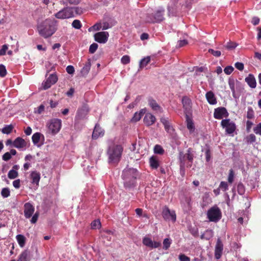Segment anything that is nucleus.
<instances>
[{"instance_id":"obj_1","label":"nucleus","mask_w":261,"mask_h":261,"mask_svg":"<svg viewBox=\"0 0 261 261\" xmlns=\"http://www.w3.org/2000/svg\"><path fill=\"white\" fill-rule=\"evenodd\" d=\"M37 30L40 35L44 38H47L57 31L56 21L47 19L37 25Z\"/></svg>"},{"instance_id":"obj_2","label":"nucleus","mask_w":261,"mask_h":261,"mask_svg":"<svg viewBox=\"0 0 261 261\" xmlns=\"http://www.w3.org/2000/svg\"><path fill=\"white\" fill-rule=\"evenodd\" d=\"M123 150V147L121 145L115 144L112 141L111 142L107 151L109 163H118L120 160Z\"/></svg>"},{"instance_id":"obj_3","label":"nucleus","mask_w":261,"mask_h":261,"mask_svg":"<svg viewBox=\"0 0 261 261\" xmlns=\"http://www.w3.org/2000/svg\"><path fill=\"white\" fill-rule=\"evenodd\" d=\"M122 176L124 187L126 188H130L135 185L138 171L134 168H126L123 171Z\"/></svg>"},{"instance_id":"obj_4","label":"nucleus","mask_w":261,"mask_h":261,"mask_svg":"<svg viewBox=\"0 0 261 261\" xmlns=\"http://www.w3.org/2000/svg\"><path fill=\"white\" fill-rule=\"evenodd\" d=\"M194 157V153L191 148H188L187 152L184 153L180 152L179 154L180 171H184L185 166L188 168L191 167Z\"/></svg>"},{"instance_id":"obj_5","label":"nucleus","mask_w":261,"mask_h":261,"mask_svg":"<svg viewBox=\"0 0 261 261\" xmlns=\"http://www.w3.org/2000/svg\"><path fill=\"white\" fill-rule=\"evenodd\" d=\"M164 9L161 8L154 14H148L146 18V21L149 23L160 22L164 19Z\"/></svg>"},{"instance_id":"obj_6","label":"nucleus","mask_w":261,"mask_h":261,"mask_svg":"<svg viewBox=\"0 0 261 261\" xmlns=\"http://www.w3.org/2000/svg\"><path fill=\"white\" fill-rule=\"evenodd\" d=\"M207 218L210 221L217 222L221 218V212L217 206H214L208 210Z\"/></svg>"},{"instance_id":"obj_7","label":"nucleus","mask_w":261,"mask_h":261,"mask_svg":"<svg viewBox=\"0 0 261 261\" xmlns=\"http://www.w3.org/2000/svg\"><path fill=\"white\" fill-rule=\"evenodd\" d=\"M61 123L62 121L60 119H51L47 124L49 133L53 135L58 133L61 129Z\"/></svg>"},{"instance_id":"obj_8","label":"nucleus","mask_w":261,"mask_h":261,"mask_svg":"<svg viewBox=\"0 0 261 261\" xmlns=\"http://www.w3.org/2000/svg\"><path fill=\"white\" fill-rule=\"evenodd\" d=\"M72 9L70 7L64 8L55 14L56 18L60 19H68L74 17L72 14Z\"/></svg>"},{"instance_id":"obj_9","label":"nucleus","mask_w":261,"mask_h":261,"mask_svg":"<svg viewBox=\"0 0 261 261\" xmlns=\"http://www.w3.org/2000/svg\"><path fill=\"white\" fill-rule=\"evenodd\" d=\"M162 216L166 221H171L174 223L176 220V215L174 210H170L167 206H164L162 210Z\"/></svg>"},{"instance_id":"obj_10","label":"nucleus","mask_w":261,"mask_h":261,"mask_svg":"<svg viewBox=\"0 0 261 261\" xmlns=\"http://www.w3.org/2000/svg\"><path fill=\"white\" fill-rule=\"evenodd\" d=\"M221 124L223 128H225L226 132L228 134H232L236 128L235 123L229 119L222 120Z\"/></svg>"},{"instance_id":"obj_11","label":"nucleus","mask_w":261,"mask_h":261,"mask_svg":"<svg viewBox=\"0 0 261 261\" xmlns=\"http://www.w3.org/2000/svg\"><path fill=\"white\" fill-rule=\"evenodd\" d=\"M160 121L163 124L166 132L169 134L170 135L173 136L174 134L175 129H174L169 118L163 116L161 118Z\"/></svg>"},{"instance_id":"obj_12","label":"nucleus","mask_w":261,"mask_h":261,"mask_svg":"<svg viewBox=\"0 0 261 261\" xmlns=\"http://www.w3.org/2000/svg\"><path fill=\"white\" fill-rule=\"evenodd\" d=\"M58 81V77L55 74H51L46 80L42 84L43 89L46 90L49 88L51 85L55 84Z\"/></svg>"},{"instance_id":"obj_13","label":"nucleus","mask_w":261,"mask_h":261,"mask_svg":"<svg viewBox=\"0 0 261 261\" xmlns=\"http://www.w3.org/2000/svg\"><path fill=\"white\" fill-rule=\"evenodd\" d=\"M182 103L185 115L192 114V102L191 99L187 96H184L182 98Z\"/></svg>"},{"instance_id":"obj_14","label":"nucleus","mask_w":261,"mask_h":261,"mask_svg":"<svg viewBox=\"0 0 261 261\" xmlns=\"http://www.w3.org/2000/svg\"><path fill=\"white\" fill-rule=\"evenodd\" d=\"M109 36L107 32H98L94 35V39L98 43H105L108 41Z\"/></svg>"},{"instance_id":"obj_15","label":"nucleus","mask_w":261,"mask_h":261,"mask_svg":"<svg viewBox=\"0 0 261 261\" xmlns=\"http://www.w3.org/2000/svg\"><path fill=\"white\" fill-rule=\"evenodd\" d=\"M228 113L226 109L224 107H219L214 110V117L217 119H222L223 117H227Z\"/></svg>"},{"instance_id":"obj_16","label":"nucleus","mask_w":261,"mask_h":261,"mask_svg":"<svg viewBox=\"0 0 261 261\" xmlns=\"http://www.w3.org/2000/svg\"><path fill=\"white\" fill-rule=\"evenodd\" d=\"M223 250V245L220 238H218L215 246V256L217 259L221 258Z\"/></svg>"},{"instance_id":"obj_17","label":"nucleus","mask_w":261,"mask_h":261,"mask_svg":"<svg viewBox=\"0 0 261 261\" xmlns=\"http://www.w3.org/2000/svg\"><path fill=\"white\" fill-rule=\"evenodd\" d=\"M35 211V208L32 204L28 202L24 205V214L26 218H30L32 216Z\"/></svg>"},{"instance_id":"obj_18","label":"nucleus","mask_w":261,"mask_h":261,"mask_svg":"<svg viewBox=\"0 0 261 261\" xmlns=\"http://www.w3.org/2000/svg\"><path fill=\"white\" fill-rule=\"evenodd\" d=\"M156 121V118L154 115L150 113H146L143 118L144 124L149 126L153 124Z\"/></svg>"},{"instance_id":"obj_19","label":"nucleus","mask_w":261,"mask_h":261,"mask_svg":"<svg viewBox=\"0 0 261 261\" xmlns=\"http://www.w3.org/2000/svg\"><path fill=\"white\" fill-rule=\"evenodd\" d=\"M103 129L101 128L99 124H96L93 132L92 138L94 139H96L99 137L103 136Z\"/></svg>"},{"instance_id":"obj_20","label":"nucleus","mask_w":261,"mask_h":261,"mask_svg":"<svg viewBox=\"0 0 261 261\" xmlns=\"http://www.w3.org/2000/svg\"><path fill=\"white\" fill-rule=\"evenodd\" d=\"M148 101L149 106L151 108L152 110L160 112H162V108L154 99L152 98H149Z\"/></svg>"},{"instance_id":"obj_21","label":"nucleus","mask_w":261,"mask_h":261,"mask_svg":"<svg viewBox=\"0 0 261 261\" xmlns=\"http://www.w3.org/2000/svg\"><path fill=\"white\" fill-rule=\"evenodd\" d=\"M14 147L17 148H21L26 146L27 142L20 137H17L13 143Z\"/></svg>"},{"instance_id":"obj_22","label":"nucleus","mask_w":261,"mask_h":261,"mask_svg":"<svg viewBox=\"0 0 261 261\" xmlns=\"http://www.w3.org/2000/svg\"><path fill=\"white\" fill-rule=\"evenodd\" d=\"M205 97L207 102L210 105H214L217 102V99L214 93L211 91H210L206 93Z\"/></svg>"},{"instance_id":"obj_23","label":"nucleus","mask_w":261,"mask_h":261,"mask_svg":"<svg viewBox=\"0 0 261 261\" xmlns=\"http://www.w3.org/2000/svg\"><path fill=\"white\" fill-rule=\"evenodd\" d=\"M245 82L252 88H255L256 86V82L254 75L249 74L245 79Z\"/></svg>"},{"instance_id":"obj_24","label":"nucleus","mask_w":261,"mask_h":261,"mask_svg":"<svg viewBox=\"0 0 261 261\" xmlns=\"http://www.w3.org/2000/svg\"><path fill=\"white\" fill-rule=\"evenodd\" d=\"M191 115L192 114L186 115V118L188 129L190 130V132H193L195 129V127L193 122Z\"/></svg>"},{"instance_id":"obj_25","label":"nucleus","mask_w":261,"mask_h":261,"mask_svg":"<svg viewBox=\"0 0 261 261\" xmlns=\"http://www.w3.org/2000/svg\"><path fill=\"white\" fill-rule=\"evenodd\" d=\"M32 182L34 184L38 185L40 179V174L36 171H33L30 175Z\"/></svg>"},{"instance_id":"obj_26","label":"nucleus","mask_w":261,"mask_h":261,"mask_svg":"<svg viewBox=\"0 0 261 261\" xmlns=\"http://www.w3.org/2000/svg\"><path fill=\"white\" fill-rule=\"evenodd\" d=\"M146 109H142L139 112H136L132 118L131 121L135 122L138 121L140 120L142 116L146 113Z\"/></svg>"},{"instance_id":"obj_27","label":"nucleus","mask_w":261,"mask_h":261,"mask_svg":"<svg viewBox=\"0 0 261 261\" xmlns=\"http://www.w3.org/2000/svg\"><path fill=\"white\" fill-rule=\"evenodd\" d=\"M30 258V252L28 250H25L20 254L17 261H29Z\"/></svg>"},{"instance_id":"obj_28","label":"nucleus","mask_w":261,"mask_h":261,"mask_svg":"<svg viewBox=\"0 0 261 261\" xmlns=\"http://www.w3.org/2000/svg\"><path fill=\"white\" fill-rule=\"evenodd\" d=\"M88 110L86 107H83L81 109L78 110L77 112V116L82 119L84 118L88 114Z\"/></svg>"},{"instance_id":"obj_29","label":"nucleus","mask_w":261,"mask_h":261,"mask_svg":"<svg viewBox=\"0 0 261 261\" xmlns=\"http://www.w3.org/2000/svg\"><path fill=\"white\" fill-rule=\"evenodd\" d=\"M150 166L153 169H156L159 166V161L156 156H152L149 159Z\"/></svg>"},{"instance_id":"obj_30","label":"nucleus","mask_w":261,"mask_h":261,"mask_svg":"<svg viewBox=\"0 0 261 261\" xmlns=\"http://www.w3.org/2000/svg\"><path fill=\"white\" fill-rule=\"evenodd\" d=\"M90 67H91V62H90V60H88V62H87L86 63L84 66L83 67V68L81 70V73L82 74V75L84 76L86 75L88 73V72L90 69Z\"/></svg>"},{"instance_id":"obj_31","label":"nucleus","mask_w":261,"mask_h":261,"mask_svg":"<svg viewBox=\"0 0 261 261\" xmlns=\"http://www.w3.org/2000/svg\"><path fill=\"white\" fill-rule=\"evenodd\" d=\"M41 137H42L43 138H44V136L42 134H41L40 133L37 132V133L34 134L32 137V141H33V143L35 145L39 143V142L41 139Z\"/></svg>"},{"instance_id":"obj_32","label":"nucleus","mask_w":261,"mask_h":261,"mask_svg":"<svg viewBox=\"0 0 261 261\" xmlns=\"http://www.w3.org/2000/svg\"><path fill=\"white\" fill-rule=\"evenodd\" d=\"M16 240L18 242L19 245L21 247H23L25 245V240H26V239L24 237V236H23L22 234H18L16 236Z\"/></svg>"},{"instance_id":"obj_33","label":"nucleus","mask_w":261,"mask_h":261,"mask_svg":"<svg viewBox=\"0 0 261 261\" xmlns=\"http://www.w3.org/2000/svg\"><path fill=\"white\" fill-rule=\"evenodd\" d=\"M150 61V57L147 56L145 58H144L140 61L139 63V67L140 69H142L144 67L146 66Z\"/></svg>"},{"instance_id":"obj_34","label":"nucleus","mask_w":261,"mask_h":261,"mask_svg":"<svg viewBox=\"0 0 261 261\" xmlns=\"http://www.w3.org/2000/svg\"><path fill=\"white\" fill-rule=\"evenodd\" d=\"M14 127L12 124L6 125L2 130L3 134H9L11 133Z\"/></svg>"},{"instance_id":"obj_35","label":"nucleus","mask_w":261,"mask_h":261,"mask_svg":"<svg viewBox=\"0 0 261 261\" xmlns=\"http://www.w3.org/2000/svg\"><path fill=\"white\" fill-rule=\"evenodd\" d=\"M143 243L147 247L152 248L153 241L149 238L145 237L143 240Z\"/></svg>"},{"instance_id":"obj_36","label":"nucleus","mask_w":261,"mask_h":261,"mask_svg":"<svg viewBox=\"0 0 261 261\" xmlns=\"http://www.w3.org/2000/svg\"><path fill=\"white\" fill-rule=\"evenodd\" d=\"M246 140L247 143H253L256 141V137L253 134H250L246 137Z\"/></svg>"},{"instance_id":"obj_37","label":"nucleus","mask_w":261,"mask_h":261,"mask_svg":"<svg viewBox=\"0 0 261 261\" xmlns=\"http://www.w3.org/2000/svg\"><path fill=\"white\" fill-rule=\"evenodd\" d=\"M18 173L17 171L14 170H10L8 174V176L10 179H14L17 177Z\"/></svg>"},{"instance_id":"obj_38","label":"nucleus","mask_w":261,"mask_h":261,"mask_svg":"<svg viewBox=\"0 0 261 261\" xmlns=\"http://www.w3.org/2000/svg\"><path fill=\"white\" fill-rule=\"evenodd\" d=\"M171 240L169 238H166L163 241V249L167 250L171 244Z\"/></svg>"},{"instance_id":"obj_39","label":"nucleus","mask_w":261,"mask_h":261,"mask_svg":"<svg viewBox=\"0 0 261 261\" xmlns=\"http://www.w3.org/2000/svg\"><path fill=\"white\" fill-rule=\"evenodd\" d=\"M238 192L240 195H243L245 193V187L243 184L239 183L237 186Z\"/></svg>"},{"instance_id":"obj_40","label":"nucleus","mask_w":261,"mask_h":261,"mask_svg":"<svg viewBox=\"0 0 261 261\" xmlns=\"http://www.w3.org/2000/svg\"><path fill=\"white\" fill-rule=\"evenodd\" d=\"M154 152L155 153L162 154L164 153V150L161 146L159 145H156L154 147Z\"/></svg>"},{"instance_id":"obj_41","label":"nucleus","mask_w":261,"mask_h":261,"mask_svg":"<svg viewBox=\"0 0 261 261\" xmlns=\"http://www.w3.org/2000/svg\"><path fill=\"white\" fill-rule=\"evenodd\" d=\"M72 27L75 29H80L82 27L81 21L79 20L75 19L72 23Z\"/></svg>"},{"instance_id":"obj_42","label":"nucleus","mask_w":261,"mask_h":261,"mask_svg":"<svg viewBox=\"0 0 261 261\" xmlns=\"http://www.w3.org/2000/svg\"><path fill=\"white\" fill-rule=\"evenodd\" d=\"M10 190L8 188H3L1 191V195L4 198H7L10 196Z\"/></svg>"},{"instance_id":"obj_43","label":"nucleus","mask_w":261,"mask_h":261,"mask_svg":"<svg viewBox=\"0 0 261 261\" xmlns=\"http://www.w3.org/2000/svg\"><path fill=\"white\" fill-rule=\"evenodd\" d=\"M247 117L248 119H252L254 118V111L250 107H248Z\"/></svg>"},{"instance_id":"obj_44","label":"nucleus","mask_w":261,"mask_h":261,"mask_svg":"<svg viewBox=\"0 0 261 261\" xmlns=\"http://www.w3.org/2000/svg\"><path fill=\"white\" fill-rule=\"evenodd\" d=\"M72 9V14L75 13L76 14L80 15L83 13L82 9L79 7H70Z\"/></svg>"},{"instance_id":"obj_45","label":"nucleus","mask_w":261,"mask_h":261,"mask_svg":"<svg viewBox=\"0 0 261 261\" xmlns=\"http://www.w3.org/2000/svg\"><path fill=\"white\" fill-rule=\"evenodd\" d=\"M97 48H98V44L95 43H93L90 46L89 50V52L91 54H93L95 52V51L96 50Z\"/></svg>"},{"instance_id":"obj_46","label":"nucleus","mask_w":261,"mask_h":261,"mask_svg":"<svg viewBox=\"0 0 261 261\" xmlns=\"http://www.w3.org/2000/svg\"><path fill=\"white\" fill-rule=\"evenodd\" d=\"M7 74V70L4 65H0V76L4 77Z\"/></svg>"},{"instance_id":"obj_47","label":"nucleus","mask_w":261,"mask_h":261,"mask_svg":"<svg viewBox=\"0 0 261 261\" xmlns=\"http://www.w3.org/2000/svg\"><path fill=\"white\" fill-rule=\"evenodd\" d=\"M121 62L123 64H128L130 62V58L127 55L123 56L121 59Z\"/></svg>"},{"instance_id":"obj_48","label":"nucleus","mask_w":261,"mask_h":261,"mask_svg":"<svg viewBox=\"0 0 261 261\" xmlns=\"http://www.w3.org/2000/svg\"><path fill=\"white\" fill-rule=\"evenodd\" d=\"M100 226V222L99 220H94L91 223V227L93 229H97Z\"/></svg>"},{"instance_id":"obj_49","label":"nucleus","mask_w":261,"mask_h":261,"mask_svg":"<svg viewBox=\"0 0 261 261\" xmlns=\"http://www.w3.org/2000/svg\"><path fill=\"white\" fill-rule=\"evenodd\" d=\"M234 68L231 66H228L226 67L224 69V72L227 75L230 74L233 71Z\"/></svg>"},{"instance_id":"obj_50","label":"nucleus","mask_w":261,"mask_h":261,"mask_svg":"<svg viewBox=\"0 0 261 261\" xmlns=\"http://www.w3.org/2000/svg\"><path fill=\"white\" fill-rule=\"evenodd\" d=\"M219 188L222 191H226L228 189V184L225 181H221Z\"/></svg>"},{"instance_id":"obj_51","label":"nucleus","mask_w":261,"mask_h":261,"mask_svg":"<svg viewBox=\"0 0 261 261\" xmlns=\"http://www.w3.org/2000/svg\"><path fill=\"white\" fill-rule=\"evenodd\" d=\"M253 131L256 134L261 136V122L253 128Z\"/></svg>"},{"instance_id":"obj_52","label":"nucleus","mask_w":261,"mask_h":261,"mask_svg":"<svg viewBox=\"0 0 261 261\" xmlns=\"http://www.w3.org/2000/svg\"><path fill=\"white\" fill-rule=\"evenodd\" d=\"M237 44L234 42H229L227 43L225 47L228 49H232L236 48Z\"/></svg>"},{"instance_id":"obj_53","label":"nucleus","mask_w":261,"mask_h":261,"mask_svg":"<svg viewBox=\"0 0 261 261\" xmlns=\"http://www.w3.org/2000/svg\"><path fill=\"white\" fill-rule=\"evenodd\" d=\"M208 52L211 53L213 56L218 57L221 56V53L220 51L219 50H214L213 49H210L208 50Z\"/></svg>"},{"instance_id":"obj_54","label":"nucleus","mask_w":261,"mask_h":261,"mask_svg":"<svg viewBox=\"0 0 261 261\" xmlns=\"http://www.w3.org/2000/svg\"><path fill=\"white\" fill-rule=\"evenodd\" d=\"M234 173L232 169L229 170V173L228 177V181L229 183L231 184L233 181Z\"/></svg>"},{"instance_id":"obj_55","label":"nucleus","mask_w":261,"mask_h":261,"mask_svg":"<svg viewBox=\"0 0 261 261\" xmlns=\"http://www.w3.org/2000/svg\"><path fill=\"white\" fill-rule=\"evenodd\" d=\"M8 48V45L6 44H4L2 46V49H0V56H4L6 54Z\"/></svg>"},{"instance_id":"obj_56","label":"nucleus","mask_w":261,"mask_h":261,"mask_svg":"<svg viewBox=\"0 0 261 261\" xmlns=\"http://www.w3.org/2000/svg\"><path fill=\"white\" fill-rule=\"evenodd\" d=\"M235 67L240 71H242L244 69V66L243 63L241 62H237L234 64Z\"/></svg>"},{"instance_id":"obj_57","label":"nucleus","mask_w":261,"mask_h":261,"mask_svg":"<svg viewBox=\"0 0 261 261\" xmlns=\"http://www.w3.org/2000/svg\"><path fill=\"white\" fill-rule=\"evenodd\" d=\"M101 28V24L100 23H96L94 25H93L92 27L90 28L89 29V31H90L92 29L95 30V31H98Z\"/></svg>"},{"instance_id":"obj_58","label":"nucleus","mask_w":261,"mask_h":261,"mask_svg":"<svg viewBox=\"0 0 261 261\" xmlns=\"http://www.w3.org/2000/svg\"><path fill=\"white\" fill-rule=\"evenodd\" d=\"M11 158V154L9 152H7L4 154L2 159L5 161H8Z\"/></svg>"},{"instance_id":"obj_59","label":"nucleus","mask_w":261,"mask_h":261,"mask_svg":"<svg viewBox=\"0 0 261 261\" xmlns=\"http://www.w3.org/2000/svg\"><path fill=\"white\" fill-rule=\"evenodd\" d=\"M188 44V41L187 40H179L177 43L178 47H181Z\"/></svg>"},{"instance_id":"obj_60","label":"nucleus","mask_w":261,"mask_h":261,"mask_svg":"<svg viewBox=\"0 0 261 261\" xmlns=\"http://www.w3.org/2000/svg\"><path fill=\"white\" fill-rule=\"evenodd\" d=\"M38 217H39V213L38 212H36L33 216V217L31 220V222L33 224H35L37 222Z\"/></svg>"},{"instance_id":"obj_61","label":"nucleus","mask_w":261,"mask_h":261,"mask_svg":"<svg viewBox=\"0 0 261 261\" xmlns=\"http://www.w3.org/2000/svg\"><path fill=\"white\" fill-rule=\"evenodd\" d=\"M66 71L68 73L70 74H72L74 72V68L73 66L71 65H69L66 67Z\"/></svg>"},{"instance_id":"obj_62","label":"nucleus","mask_w":261,"mask_h":261,"mask_svg":"<svg viewBox=\"0 0 261 261\" xmlns=\"http://www.w3.org/2000/svg\"><path fill=\"white\" fill-rule=\"evenodd\" d=\"M179 259L180 261H190V258L186 256L185 254L179 255Z\"/></svg>"},{"instance_id":"obj_63","label":"nucleus","mask_w":261,"mask_h":261,"mask_svg":"<svg viewBox=\"0 0 261 261\" xmlns=\"http://www.w3.org/2000/svg\"><path fill=\"white\" fill-rule=\"evenodd\" d=\"M20 179H16L14 181H13V186L16 188V189H18L19 188L20 186Z\"/></svg>"},{"instance_id":"obj_64","label":"nucleus","mask_w":261,"mask_h":261,"mask_svg":"<svg viewBox=\"0 0 261 261\" xmlns=\"http://www.w3.org/2000/svg\"><path fill=\"white\" fill-rule=\"evenodd\" d=\"M259 22V18L257 17H253L252 19V23L253 25H256Z\"/></svg>"}]
</instances>
